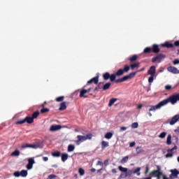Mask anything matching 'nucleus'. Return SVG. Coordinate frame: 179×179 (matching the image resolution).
Returning a JSON list of instances; mask_svg holds the SVG:
<instances>
[{
    "label": "nucleus",
    "mask_w": 179,
    "mask_h": 179,
    "mask_svg": "<svg viewBox=\"0 0 179 179\" xmlns=\"http://www.w3.org/2000/svg\"><path fill=\"white\" fill-rule=\"evenodd\" d=\"M177 101H179V94H176L169 96V98L164 99L160 101L157 105L155 106H150V109L148 110V114L149 117H152V113L150 111H156V110H159V108H162L164 106L169 104V103H171V104H176Z\"/></svg>",
    "instance_id": "f257e3e1"
},
{
    "label": "nucleus",
    "mask_w": 179,
    "mask_h": 179,
    "mask_svg": "<svg viewBox=\"0 0 179 179\" xmlns=\"http://www.w3.org/2000/svg\"><path fill=\"white\" fill-rule=\"evenodd\" d=\"M150 177H156L157 179H169L166 175L163 174L162 167L159 165L157 166V170H154L150 173Z\"/></svg>",
    "instance_id": "f03ea898"
},
{
    "label": "nucleus",
    "mask_w": 179,
    "mask_h": 179,
    "mask_svg": "<svg viewBox=\"0 0 179 179\" xmlns=\"http://www.w3.org/2000/svg\"><path fill=\"white\" fill-rule=\"evenodd\" d=\"M27 122V124H33L34 122V120L30 117V116H27L23 120H18L15 122L16 125H22Z\"/></svg>",
    "instance_id": "7ed1b4c3"
},
{
    "label": "nucleus",
    "mask_w": 179,
    "mask_h": 179,
    "mask_svg": "<svg viewBox=\"0 0 179 179\" xmlns=\"http://www.w3.org/2000/svg\"><path fill=\"white\" fill-rule=\"evenodd\" d=\"M135 75H136V72H132L129 73V75L125 76L122 78L115 80V83H122V82H126V80H128V79H132V78H135Z\"/></svg>",
    "instance_id": "20e7f679"
},
{
    "label": "nucleus",
    "mask_w": 179,
    "mask_h": 179,
    "mask_svg": "<svg viewBox=\"0 0 179 179\" xmlns=\"http://www.w3.org/2000/svg\"><path fill=\"white\" fill-rule=\"evenodd\" d=\"M103 78L104 80H108L110 79V82L115 81V78H117V75L115 73L110 74V73L106 72L103 74Z\"/></svg>",
    "instance_id": "39448f33"
},
{
    "label": "nucleus",
    "mask_w": 179,
    "mask_h": 179,
    "mask_svg": "<svg viewBox=\"0 0 179 179\" xmlns=\"http://www.w3.org/2000/svg\"><path fill=\"white\" fill-rule=\"evenodd\" d=\"M164 58H166V55L160 53V54L157 55L155 57H152V62H156L157 61H158V62H160L162 61V59H164Z\"/></svg>",
    "instance_id": "423d86ee"
},
{
    "label": "nucleus",
    "mask_w": 179,
    "mask_h": 179,
    "mask_svg": "<svg viewBox=\"0 0 179 179\" xmlns=\"http://www.w3.org/2000/svg\"><path fill=\"white\" fill-rule=\"evenodd\" d=\"M171 174L169 176L170 179L177 178L178 177L179 171L177 169L171 170Z\"/></svg>",
    "instance_id": "0eeeda50"
},
{
    "label": "nucleus",
    "mask_w": 179,
    "mask_h": 179,
    "mask_svg": "<svg viewBox=\"0 0 179 179\" xmlns=\"http://www.w3.org/2000/svg\"><path fill=\"white\" fill-rule=\"evenodd\" d=\"M77 139L78 140L76 141V145H80L82 142H85V141H86V137H85V136L78 135L77 136Z\"/></svg>",
    "instance_id": "6e6552de"
},
{
    "label": "nucleus",
    "mask_w": 179,
    "mask_h": 179,
    "mask_svg": "<svg viewBox=\"0 0 179 179\" xmlns=\"http://www.w3.org/2000/svg\"><path fill=\"white\" fill-rule=\"evenodd\" d=\"M167 71L169 72H171V73H175V74H178L179 73V70L175 66H171L167 68Z\"/></svg>",
    "instance_id": "1a4fd4ad"
},
{
    "label": "nucleus",
    "mask_w": 179,
    "mask_h": 179,
    "mask_svg": "<svg viewBox=\"0 0 179 179\" xmlns=\"http://www.w3.org/2000/svg\"><path fill=\"white\" fill-rule=\"evenodd\" d=\"M34 163H35L34 159L29 158L28 159V164L27 165V170H31V169H33V164H34Z\"/></svg>",
    "instance_id": "9d476101"
},
{
    "label": "nucleus",
    "mask_w": 179,
    "mask_h": 179,
    "mask_svg": "<svg viewBox=\"0 0 179 179\" xmlns=\"http://www.w3.org/2000/svg\"><path fill=\"white\" fill-rule=\"evenodd\" d=\"M148 74L150 76H155L156 75V66H152L148 71Z\"/></svg>",
    "instance_id": "9b49d317"
},
{
    "label": "nucleus",
    "mask_w": 179,
    "mask_h": 179,
    "mask_svg": "<svg viewBox=\"0 0 179 179\" xmlns=\"http://www.w3.org/2000/svg\"><path fill=\"white\" fill-rule=\"evenodd\" d=\"M61 128H62V127L59 124H53L50 127V131L54 132L55 131H59V129H61Z\"/></svg>",
    "instance_id": "f8f14e48"
},
{
    "label": "nucleus",
    "mask_w": 179,
    "mask_h": 179,
    "mask_svg": "<svg viewBox=\"0 0 179 179\" xmlns=\"http://www.w3.org/2000/svg\"><path fill=\"white\" fill-rule=\"evenodd\" d=\"M91 83H94V85H97L99 83V76L94 77L91 80L87 81V85H90Z\"/></svg>",
    "instance_id": "ddd939ff"
},
{
    "label": "nucleus",
    "mask_w": 179,
    "mask_h": 179,
    "mask_svg": "<svg viewBox=\"0 0 179 179\" xmlns=\"http://www.w3.org/2000/svg\"><path fill=\"white\" fill-rule=\"evenodd\" d=\"M179 120V115H176L172 117L171 121L169 122L170 125H174L176 122H177Z\"/></svg>",
    "instance_id": "4468645a"
},
{
    "label": "nucleus",
    "mask_w": 179,
    "mask_h": 179,
    "mask_svg": "<svg viewBox=\"0 0 179 179\" xmlns=\"http://www.w3.org/2000/svg\"><path fill=\"white\" fill-rule=\"evenodd\" d=\"M152 52L155 54H158V52H160V48H159V45L156 44L152 45Z\"/></svg>",
    "instance_id": "2eb2a0df"
},
{
    "label": "nucleus",
    "mask_w": 179,
    "mask_h": 179,
    "mask_svg": "<svg viewBox=\"0 0 179 179\" xmlns=\"http://www.w3.org/2000/svg\"><path fill=\"white\" fill-rule=\"evenodd\" d=\"M174 44L170 43L169 42H166L164 43L161 44L162 47L166 48H173L174 47Z\"/></svg>",
    "instance_id": "dca6fc26"
},
{
    "label": "nucleus",
    "mask_w": 179,
    "mask_h": 179,
    "mask_svg": "<svg viewBox=\"0 0 179 179\" xmlns=\"http://www.w3.org/2000/svg\"><path fill=\"white\" fill-rule=\"evenodd\" d=\"M101 145V149L103 150H104L106 148H108L110 146L108 141H102Z\"/></svg>",
    "instance_id": "f3484780"
},
{
    "label": "nucleus",
    "mask_w": 179,
    "mask_h": 179,
    "mask_svg": "<svg viewBox=\"0 0 179 179\" xmlns=\"http://www.w3.org/2000/svg\"><path fill=\"white\" fill-rule=\"evenodd\" d=\"M87 93V91H86V90L82 89L80 92V97H84L85 99H86V97H87V96H86Z\"/></svg>",
    "instance_id": "a211bd4d"
},
{
    "label": "nucleus",
    "mask_w": 179,
    "mask_h": 179,
    "mask_svg": "<svg viewBox=\"0 0 179 179\" xmlns=\"http://www.w3.org/2000/svg\"><path fill=\"white\" fill-rule=\"evenodd\" d=\"M139 65H141V63L139 62L134 63L130 65V68L132 71H134L135 69H138V68H139Z\"/></svg>",
    "instance_id": "6ab92c4d"
},
{
    "label": "nucleus",
    "mask_w": 179,
    "mask_h": 179,
    "mask_svg": "<svg viewBox=\"0 0 179 179\" xmlns=\"http://www.w3.org/2000/svg\"><path fill=\"white\" fill-rule=\"evenodd\" d=\"M59 111H64L66 110V102H62L60 103V107L59 108Z\"/></svg>",
    "instance_id": "aec40b11"
},
{
    "label": "nucleus",
    "mask_w": 179,
    "mask_h": 179,
    "mask_svg": "<svg viewBox=\"0 0 179 179\" xmlns=\"http://www.w3.org/2000/svg\"><path fill=\"white\" fill-rule=\"evenodd\" d=\"M103 86H104V83H99L98 84V86L96 87H95L94 91L99 92V90H101V89L103 90Z\"/></svg>",
    "instance_id": "412c9836"
},
{
    "label": "nucleus",
    "mask_w": 179,
    "mask_h": 179,
    "mask_svg": "<svg viewBox=\"0 0 179 179\" xmlns=\"http://www.w3.org/2000/svg\"><path fill=\"white\" fill-rule=\"evenodd\" d=\"M69 155L66 153L62 154V162H65L68 160Z\"/></svg>",
    "instance_id": "4be33fe9"
},
{
    "label": "nucleus",
    "mask_w": 179,
    "mask_h": 179,
    "mask_svg": "<svg viewBox=\"0 0 179 179\" xmlns=\"http://www.w3.org/2000/svg\"><path fill=\"white\" fill-rule=\"evenodd\" d=\"M111 87V83H107L105 85H103V90H108L110 87Z\"/></svg>",
    "instance_id": "5701e85b"
},
{
    "label": "nucleus",
    "mask_w": 179,
    "mask_h": 179,
    "mask_svg": "<svg viewBox=\"0 0 179 179\" xmlns=\"http://www.w3.org/2000/svg\"><path fill=\"white\" fill-rule=\"evenodd\" d=\"M133 174H137L139 177V176H141V167H138L135 170H133Z\"/></svg>",
    "instance_id": "b1692460"
},
{
    "label": "nucleus",
    "mask_w": 179,
    "mask_h": 179,
    "mask_svg": "<svg viewBox=\"0 0 179 179\" xmlns=\"http://www.w3.org/2000/svg\"><path fill=\"white\" fill-rule=\"evenodd\" d=\"M138 59V55H134L132 57H129V60L130 62H135Z\"/></svg>",
    "instance_id": "393cba45"
},
{
    "label": "nucleus",
    "mask_w": 179,
    "mask_h": 179,
    "mask_svg": "<svg viewBox=\"0 0 179 179\" xmlns=\"http://www.w3.org/2000/svg\"><path fill=\"white\" fill-rule=\"evenodd\" d=\"M27 148H35V146L29 143H25L22 145V149H26Z\"/></svg>",
    "instance_id": "a878e982"
},
{
    "label": "nucleus",
    "mask_w": 179,
    "mask_h": 179,
    "mask_svg": "<svg viewBox=\"0 0 179 179\" xmlns=\"http://www.w3.org/2000/svg\"><path fill=\"white\" fill-rule=\"evenodd\" d=\"M144 54H150L152 52V48L150 47H147L143 50Z\"/></svg>",
    "instance_id": "bb28decb"
},
{
    "label": "nucleus",
    "mask_w": 179,
    "mask_h": 179,
    "mask_svg": "<svg viewBox=\"0 0 179 179\" xmlns=\"http://www.w3.org/2000/svg\"><path fill=\"white\" fill-rule=\"evenodd\" d=\"M123 73H124V70H122V69H120L115 74L116 75V76H122Z\"/></svg>",
    "instance_id": "cd10ccee"
},
{
    "label": "nucleus",
    "mask_w": 179,
    "mask_h": 179,
    "mask_svg": "<svg viewBox=\"0 0 179 179\" xmlns=\"http://www.w3.org/2000/svg\"><path fill=\"white\" fill-rule=\"evenodd\" d=\"M68 152H73L75 150V145L70 144L68 145Z\"/></svg>",
    "instance_id": "c85d7f7f"
},
{
    "label": "nucleus",
    "mask_w": 179,
    "mask_h": 179,
    "mask_svg": "<svg viewBox=\"0 0 179 179\" xmlns=\"http://www.w3.org/2000/svg\"><path fill=\"white\" fill-rule=\"evenodd\" d=\"M38 115H40V111L37 110L32 114L31 117L33 118V120H36V118H37Z\"/></svg>",
    "instance_id": "c756f323"
},
{
    "label": "nucleus",
    "mask_w": 179,
    "mask_h": 179,
    "mask_svg": "<svg viewBox=\"0 0 179 179\" xmlns=\"http://www.w3.org/2000/svg\"><path fill=\"white\" fill-rule=\"evenodd\" d=\"M52 156H53V157H59V156H61V152L59 151H56L52 153Z\"/></svg>",
    "instance_id": "7c9ffc66"
},
{
    "label": "nucleus",
    "mask_w": 179,
    "mask_h": 179,
    "mask_svg": "<svg viewBox=\"0 0 179 179\" xmlns=\"http://www.w3.org/2000/svg\"><path fill=\"white\" fill-rule=\"evenodd\" d=\"M21 177H27V170H22L20 172Z\"/></svg>",
    "instance_id": "2f4dec72"
},
{
    "label": "nucleus",
    "mask_w": 179,
    "mask_h": 179,
    "mask_svg": "<svg viewBox=\"0 0 179 179\" xmlns=\"http://www.w3.org/2000/svg\"><path fill=\"white\" fill-rule=\"evenodd\" d=\"M128 159H129V156H126L123 157L121 159L120 163H122V164H124V163H127V162H128Z\"/></svg>",
    "instance_id": "473e14b6"
},
{
    "label": "nucleus",
    "mask_w": 179,
    "mask_h": 179,
    "mask_svg": "<svg viewBox=\"0 0 179 179\" xmlns=\"http://www.w3.org/2000/svg\"><path fill=\"white\" fill-rule=\"evenodd\" d=\"M105 138L106 139H111V138H113V133L111 132L106 133L105 135Z\"/></svg>",
    "instance_id": "72a5a7b5"
},
{
    "label": "nucleus",
    "mask_w": 179,
    "mask_h": 179,
    "mask_svg": "<svg viewBox=\"0 0 179 179\" xmlns=\"http://www.w3.org/2000/svg\"><path fill=\"white\" fill-rule=\"evenodd\" d=\"M115 101H117V99L115 98H113L109 101V103H108V106L111 107V106H113V104H114V103H115Z\"/></svg>",
    "instance_id": "f704fd0d"
},
{
    "label": "nucleus",
    "mask_w": 179,
    "mask_h": 179,
    "mask_svg": "<svg viewBox=\"0 0 179 179\" xmlns=\"http://www.w3.org/2000/svg\"><path fill=\"white\" fill-rule=\"evenodd\" d=\"M118 169L120 170V171H122V173H127V171H128V168H124L121 166L118 167Z\"/></svg>",
    "instance_id": "c9c22d12"
},
{
    "label": "nucleus",
    "mask_w": 179,
    "mask_h": 179,
    "mask_svg": "<svg viewBox=\"0 0 179 179\" xmlns=\"http://www.w3.org/2000/svg\"><path fill=\"white\" fill-rule=\"evenodd\" d=\"M65 99V96H58L55 99V101H57L58 103L61 101H64V99Z\"/></svg>",
    "instance_id": "e433bc0d"
},
{
    "label": "nucleus",
    "mask_w": 179,
    "mask_h": 179,
    "mask_svg": "<svg viewBox=\"0 0 179 179\" xmlns=\"http://www.w3.org/2000/svg\"><path fill=\"white\" fill-rule=\"evenodd\" d=\"M134 174L133 170H129L127 169V171L125 173V177H131V176Z\"/></svg>",
    "instance_id": "4c0bfd02"
},
{
    "label": "nucleus",
    "mask_w": 179,
    "mask_h": 179,
    "mask_svg": "<svg viewBox=\"0 0 179 179\" xmlns=\"http://www.w3.org/2000/svg\"><path fill=\"white\" fill-rule=\"evenodd\" d=\"M166 145H171V134H169L167 137Z\"/></svg>",
    "instance_id": "58836bf2"
},
{
    "label": "nucleus",
    "mask_w": 179,
    "mask_h": 179,
    "mask_svg": "<svg viewBox=\"0 0 179 179\" xmlns=\"http://www.w3.org/2000/svg\"><path fill=\"white\" fill-rule=\"evenodd\" d=\"M19 155H20V151H19V150H15L11 153V156H19Z\"/></svg>",
    "instance_id": "ea45409f"
},
{
    "label": "nucleus",
    "mask_w": 179,
    "mask_h": 179,
    "mask_svg": "<svg viewBox=\"0 0 179 179\" xmlns=\"http://www.w3.org/2000/svg\"><path fill=\"white\" fill-rule=\"evenodd\" d=\"M131 68V66H128V65H125L124 66V69H122L123 70V72L125 73V72H129V69Z\"/></svg>",
    "instance_id": "a19ab883"
},
{
    "label": "nucleus",
    "mask_w": 179,
    "mask_h": 179,
    "mask_svg": "<svg viewBox=\"0 0 179 179\" xmlns=\"http://www.w3.org/2000/svg\"><path fill=\"white\" fill-rule=\"evenodd\" d=\"M48 111H50V108H43L41 110V114H44V113H48Z\"/></svg>",
    "instance_id": "79ce46f5"
},
{
    "label": "nucleus",
    "mask_w": 179,
    "mask_h": 179,
    "mask_svg": "<svg viewBox=\"0 0 179 179\" xmlns=\"http://www.w3.org/2000/svg\"><path fill=\"white\" fill-rule=\"evenodd\" d=\"M166 135H167V133L164 131L159 135V138H161V139H164V138H166Z\"/></svg>",
    "instance_id": "37998d69"
},
{
    "label": "nucleus",
    "mask_w": 179,
    "mask_h": 179,
    "mask_svg": "<svg viewBox=\"0 0 179 179\" xmlns=\"http://www.w3.org/2000/svg\"><path fill=\"white\" fill-rule=\"evenodd\" d=\"M136 152L138 155H139V153H143V149L141 148V147H137L136 148Z\"/></svg>",
    "instance_id": "c03bdc74"
},
{
    "label": "nucleus",
    "mask_w": 179,
    "mask_h": 179,
    "mask_svg": "<svg viewBox=\"0 0 179 179\" xmlns=\"http://www.w3.org/2000/svg\"><path fill=\"white\" fill-rule=\"evenodd\" d=\"M78 173L80 176H85V169H83V168H79Z\"/></svg>",
    "instance_id": "a18cd8bd"
},
{
    "label": "nucleus",
    "mask_w": 179,
    "mask_h": 179,
    "mask_svg": "<svg viewBox=\"0 0 179 179\" xmlns=\"http://www.w3.org/2000/svg\"><path fill=\"white\" fill-rule=\"evenodd\" d=\"M84 136L86 138V141H87V139L90 140V139H92V138H93V135H92V134H87Z\"/></svg>",
    "instance_id": "49530a36"
},
{
    "label": "nucleus",
    "mask_w": 179,
    "mask_h": 179,
    "mask_svg": "<svg viewBox=\"0 0 179 179\" xmlns=\"http://www.w3.org/2000/svg\"><path fill=\"white\" fill-rule=\"evenodd\" d=\"M138 127H139V124H138V122H134L131 124V128L133 129H136Z\"/></svg>",
    "instance_id": "de8ad7c7"
},
{
    "label": "nucleus",
    "mask_w": 179,
    "mask_h": 179,
    "mask_svg": "<svg viewBox=\"0 0 179 179\" xmlns=\"http://www.w3.org/2000/svg\"><path fill=\"white\" fill-rule=\"evenodd\" d=\"M153 80H155V76H151L148 78V82H149V83H153Z\"/></svg>",
    "instance_id": "09e8293b"
},
{
    "label": "nucleus",
    "mask_w": 179,
    "mask_h": 179,
    "mask_svg": "<svg viewBox=\"0 0 179 179\" xmlns=\"http://www.w3.org/2000/svg\"><path fill=\"white\" fill-rule=\"evenodd\" d=\"M174 150H177V145H175L173 148L168 150L167 152L172 153V152H174Z\"/></svg>",
    "instance_id": "8fccbe9b"
},
{
    "label": "nucleus",
    "mask_w": 179,
    "mask_h": 179,
    "mask_svg": "<svg viewBox=\"0 0 179 179\" xmlns=\"http://www.w3.org/2000/svg\"><path fill=\"white\" fill-rule=\"evenodd\" d=\"M48 179H54V178H57V176L54 175V174H50L48 176Z\"/></svg>",
    "instance_id": "3c124183"
},
{
    "label": "nucleus",
    "mask_w": 179,
    "mask_h": 179,
    "mask_svg": "<svg viewBox=\"0 0 179 179\" xmlns=\"http://www.w3.org/2000/svg\"><path fill=\"white\" fill-rule=\"evenodd\" d=\"M166 157L169 159V157H173V152H168V153L166 155Z\"/></svg>",
    "instance_id": "603ef678"
},
{
    "label": "nucleus",
    "mask_w": 179,
    "mask_h": 179,
    "mask_svg": "<svg viewBox=\"0 0 179 179\" xmlns=\"http://www.w3.org/2000/svg\"><path fill=\"white\" fill-rule=\"evenodd\" d=\"M13 176L15 177H20V171H15L14 173H13Z\"/></svg>",
    "instance_id": "864d4df0"
},
{
    "label": "nucleus",
    "mask_w": 179,
    "mask_h": 179,
    "mask_svg": "<svg viewBox=\"0 0 179 179\" xmlns=\"http://www.w3.org/2000/svg\"><path fill=\"white\" fill-rule=\"evenodd\" d=\"M149 170H150V169L149 168V166H147L145 167V174H148V173H149Z\"/></svg>",
    "instance_id": "5fc2aeb1"
},
{
    "label": "nucleus",
    "mask_w": 179,
    "mask_h": 179,
    "mask_svg": "<svg viewBox=\"0 0 179 179\" xmlns=\"http://www.w3.org/2000/svg\"><path fill=\"white\" fill-rule=\"evenodd\" d=\"M135 145H136L135 141H133V142L129 143V147L130 148H134V146H135Z\"/></svg>",
    "instance_id": "6e6d98bb"
},
{
    "label": "nucleus",
    "mask_w": 179,
    "mask_h": 179,
    "mask_svg": "<svg viewBox=\"0 0 179 179\" xmlns=\"http://www.w3.org/2000/svg\"><path fill=\"white\" fill-rule=\"evenodd\" d=\"M165 89L166 90H170L171 89V85H166Z\"/></svg>",
    "instance_id": "4d7b16f0"
},
{
    "label": "nucleus",
    "mask_w": 179,
    "mask_h": 179,
    "mask_svg": "<svg viewBox=\"0 0 179 179\" xmlns=\"http://www.w3.org/2000/svg\"><path fill=\"white\" fill-rule=\"evenodd\" d=\"M177 64H179V60L178 59H176L173 61V65H177Z\"/></svg>",
    "instance_id": "13d9d810"
},
{
    "label": "nucleus",
    "mask_w": 179,
    "mask_h": 179,
    "mask_svg": "<svg viewBox=\"0 0 179 179\" xmlns=\"http://www.w3.org/2000/svg\"><path fill=\"white\" fill-rule=\"evenodd\" d=\"M174 45H175L176 47H179V41H175V42H174Z\"/></svg>",
    "instance_id": "bf43d9fd"
},
{
    "label": "nucleus",
    "mask_w": 179,
    "mask_h": 179,
    "mask_svg": "<svg viewBox=\"0 0 179 179\" xmlns=\"http://www.w3.org/2000/svg\"><path fill=\"white\" fill-rule=\"evenodd\" d=\"M103 164H104L105 166H108V159H106V160L104 161V162H103Z\"/></svg>",
    "instance_id": "052dcab7"
},
{
    "label": "nucleus",
    "mask_w": 179,
    "mask_h": 179,
    "mask_svg": "<svg viewBox=\"0 0 179 179\" xmlns=\"http://www.w3.org/2000/svg\"><path fill=\"white\" fill-rule=\"evenodd\" d=\"M43 162H48V157H43Z\"/></svg>",
    "instance_id": "680f3d73"
},
{
    "label": "nucleus",
    "mask_w": 179,
    "mask_h": 179,
    "mask_svg": "<svg viewBox=\"0 0 179 179\" xmlns=\"http://www.w3.org/2000/svg\"><path fill=\"white\" fill-rule=\"evenodd\" d=\"M120 131H127V127H120Z\"/></svg>",
    "instance_id": "e2e57ef3"
},
{
    "label": "nucleus",
    "mask_w": 179,
    "mask_h": 179,
    "mask_svg": "<svg viewBox=\"0 0 179 179\" xmlns=\"http://www.w3.org/2000/svg\"><path fill=\"white\" fill-rule=\"evenodd\" d=\"M112 173H113V174H117V169H112Z\"/></svg>",
    "instance_id": "0e129e2a"
},
{
    "label": "nucleus",
    "mask_w": 179,
    "mask_h": 179,
    "mask_svg": "<svg viewBox=\"0 0 179 179\" xmlns=\"http://www.w3.org/2000/svg\"><path fill=\"white\" fill-rule=\"evenodd\" d=\"M143 107V104H139L138 106H137V108L138 109H141Z\"/></svg>",
    "instance_id": "69168bd1"
},
{
    "label": "nucleus",
    "mask_w": 179,
    "mask_h": 179,
    "mask_svg": "<svg viewBox=\"0 0 179 179\" xmlns=\"http://www.w3.org/2000/svg\"><path fill=\"white\" fill-rule=\"evenodd\" d=\"M143 71H145V67L142 68L141 69L138 70V71H136V73H138V72H142Z\"/></svg>",
    "instance_id": "338daca9"
},
{
    "label": "nucleus",
    "mask_w": 179,
    "mask_h": 179,
    "mask_svg": "<svg viewBox=\"0 0 179 179\" xmlns=\"http://www.w3.org/2000/svg\"><path fill=\"white\" fill-rule=\"evenodd\" d=\"M97 164L99 166H103V162L101 161H98Z\"/></svg>",
    "instance_id": "774afa93"
}]
</instances>
